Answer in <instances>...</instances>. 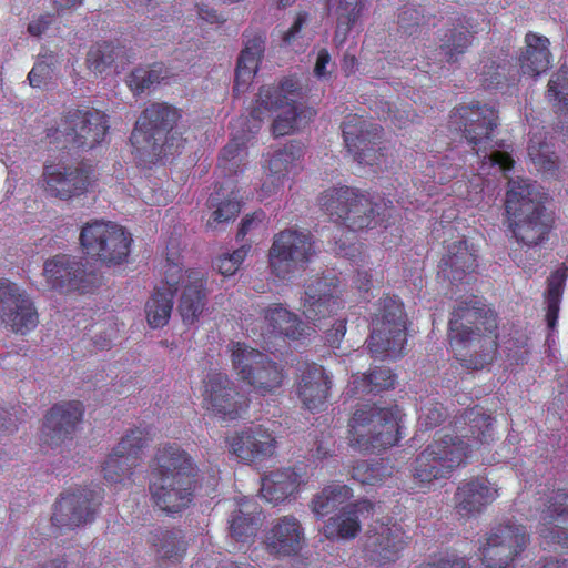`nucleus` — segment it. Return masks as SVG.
Returning <instances> with one entry per match:
<instances>
[{"instance_id":"obj_1","label":"nucleus","mask_w":568,"mask_h":568,"mask_svg":"<svg viewBox=\"0 0 568 568\" xmlns=\"http://www.w3.org/2000/svg\"><path fill=\"white\" fill-rule=\"evenodd\" d=\"M456 434H436L412 464L415 488L426 494L465 467L474 446L494 442V418L478 405L455 417Z\"/></svg>"},{"instance_id":"obj_2","label":"nucleus","mask_w":568,"mask_h":568,"mask_svg":"<svg viewBox=\"0 0 568 568\" xmlns=\"http://www.w3.org/2000/svg\"><path fill=\"white\" fill-rule=\"evenodd\" d=\"M448 344L466 371H481L498 357V314L476 296L460 301L450 312Z\"/></svg>"},{"instance_id":"obj_3","label":"nucleus","mask_w":568,"mask_h":568,"mask_svg":"<svg viewBox=\"0 0 568 568\" xmlns=\"http://www.w3.org/2000/svg\"><path fill=\"white\" fill-rule=\"evenodd\" d=\"M303 90L296 77H284L278 85L260 88L256 104L250 112V118L257 123L255 131L248 130L241 135L235 134L223 148L220 156V165L226 168L227 164L234 165L242 159V153L252 135L260 128V122L267 112L280 111L273 122V133L275 136H285L295 132L300 122L310 121L316 115V111L310 106L301 105Z\"/></svg>"},{"instance_id":"obj_4","label":"nucleus","mask_w":568,"mask_h":568,"mask_svg":"<svg viewBox=\"0 0 568 568\" xmlns=\"http://www.w3.org/2000/svg\"><path fill=\"white\" fill-rule=\"evenodd\" d=\"M150 494L154 505L168 514L190 507L199 487V468L175 442L159 446L151 462Z\"/></svg>"},{"instance_id":"obj_5","label":"nucleus","mask_w":568,"mask_h":568,"mask_svg":"<svg viewBox=\"0 0 568 568\" xmlns=\"http://www.w3.org/2000/svg\"><path fill=\"white\" fill-rule=\"evenodd\" d=\"M181 121V109L169 102H152L141 111L132 130V154L140 165H151L180 154L184 139L173 129Z\"/></svg>"},{"instance_id":"obj_6","label":"nucleus","mask_w":568,"mask_h":568,"mask_svg":"<svg viewBox=\"0 0 568 568\" xmlns=\"http://www.w3.org/2000/svg\"><path fill=\"white\" fill-rule=\"evenodd\" d=\"M504 211L509 230L520 245L532 248L549 241L554 221L547 214L546 205L537 199L534 186L527 181H509Z\"/></svg>"},{"instance_id":"obj_7","label":"nucleus","mask_w":568,"mask_h":568,"mask_svg":"<svg viewBox=\"0 0 568 568\" xmlns=\"http://www.w3.org/2000/svg\"><path fill=\"white\" fill-rule=\"evenodd\" d=\"M351 445L363 453L383 452L398 445V407H381L375 404L359 405L348 423Z\"/></svg>"},{"instance_id":"obj_8","label":"nucleus","mask_w":568,"mask_h":568,"mask_svg":"<svg viewBox=\"0 0 568 568\" xmlns=\"http://www.w3.org/2000/svg\"><path fill=\"white\" fill-rule=\"evenodd\" d=\"M110 131V118L93 106L64 110L54 126L47 128L50 143H62L63 148L89 151L100 145Z\"/></svg>"},{"instance_id":"obj_9","label":"nucleus","mask_w":568,"mask_h":568,"mask_svg":"<svg viewBox=\"0 0 568 568\" xmlns=\"http://www.w3.org/2000/svg\"><path fill=\"white\" fill-rule=\"evenodd\" d=\"M407 316L398 296L385 295L377 303L372 318L367 348L372 357L397 359L405 355Z\"/></svg>"},{"instance_id":"obj_10","label":"nucleus","mask_w":568,"mask_h":568,"mask_svg":"<svg viewBox=\"0 0 568 568\" xmlns=\"http://www.w3.org/2000/svg\"><path fill=\"white\" fill-rule=\"evenodd\" d=\"M317 201L334 223L347 227L352 233L373 229L381 215L378 205L365 192L346 185L326 189Z\"/></svg>"},{"instance_id":"obj_11","label":"nucleus","mask_w":568,"mask_h":568,"mask_svg":"<svg viewBox=\"0 0 568 568\" xmlns=\"http://www.w3.org/2000/svg\"><path fill=\"white\" fill-rule=\"evenodd\" d=\"M82 251L104 264L119 265L130 255L132 236L115 222H85L80 232Z\"/></svg>"},{"instance_id":"obj_12","label":"nucleus","mask_w":568,"mask_h":568,"mask_svg":"<svg viewBox=\"0 0 568 568\" xmlns=\"http://www.w3.org/2000/svg\"><path fill=\"white\" fill-rule=\"evenodd\" d=\"M231 361L239 376L262 396L273 394L284 381L281 365L242 342L231 343Z\"/></svg>"},{"instance_id":"obj_13","label":"nucleus","mask_w":568,"mask_h":568,"mask_svg":"<svg viewBox=\"0 0 568 568\" xmlns=\"http://www.w3.org/2000/svg\"><path fill=\"white\" fill-rule=\"evenodd\" d=\"M314 254V240L310 231L285 229L274 235L268 250V266L274 275L284 280L304 270Z\"/></svg>"},{"instance_id":"obj_14","label":"nucleus","mask_w":568,"mask_h":568,"mask_svg":"<svg viewBox=\"0 0 568 568\" xmlns=\"http://www.w3.org/2000/svg\"><path fill=\"white\" fill-rule=\"evenodd\" d=\"M347 152L362 165H379L386 156L384 128L364 115L348 114L341 123Z\"/></svg>"},{"instance_id":"obj_15","label":"nucleus","mask_w":568,"mask_h":568,"mask_svg":"<svg viewBox=\"0 0 568 568\" xmlns=\"http://www.w3.org/2000/svg\"><path fill=\"white\" fill-rule=\"evenodd\" d=\"M498 120L497 109L477 101L453 108L448 115V128L460 132L478 154L493 141Z\"/></svg>"},{"instance_id":"obj_16","label":"nucleus","mask_w":568,"mask_h":568,"mask_svg":"<svg viewBox=\"0 0 568 568\" xmlns=\"http://www.w3.org/2000/svg\"><path fill=\"white\" fill-rule=\"evenodd\" d=\"M201 397L203 409L224 422L241 418L250 404L229 375L217 371H211L204 377Z\"/></svg>"},{"instance_id":"obj_17","label":"nucleus","mask_w":568,"mask_h":568,"mask_svg":"<svg viewBox=\"0 0 568 568\" xmlns=\"http://www.w3.org/2000/svg\"><path fill=\"white\" fill-rule=\"evenodd\" d=\"M529 541L525 526L511 521L498 524L479 546L484 568H508L525 551Z\"/></svg>"},{"instance_id":"obj_18","label":"nucleus","mask_w":568,"mask_h":568,"mask_svg":"<svg viewBox=\"0 0 568 568\" xmlns=\"http://www.w3.org/2000/svg\"><path fill=\"white\" fill-rule=\"evenodd\" d=\"M43 275L58 292L89 293L98 288L99 276L87 272L85 264L74 255L58 254L44 262Z\"/></svg>"},{"instance_id":"obj_19","label":"nucleus","mask_w":568,"mask_h":568,"mask_svg":"<svg viewBox=\"0 0 568 568\" xmlns=\"http://www.w3.org/2000/svg\"><path fill=\"white\" fill-rule=\"evenodd\" d=\"M102 501V489L78 488L61 493L54 505L51 523L59 529H75L95 518Z\"/></svg>"},{"instance_id":"obj_20","label":"nucleus","mask_w":568,"mask_h":568,"mask_svg":"<svg viewBox=\"0 0 568 568\" xmlns=\"http://www.w3.org/2000/svg\"><path fill=\"white\" fill-rule=\"evenodd\" d=\"M153 426L131 428L104 460L103 477L109 481L120 483L123 477L131 475L141 462L142 449L153 440Z\"/></svg>"},{"instance_id":"obj_21","label":"nucleus","mask_w":568,"mask_h":568,"mask_svg":"<svg viewBox=\"0 0 568 568\" xmlns=\"http://www.w3.org/2000/svg\"><path fill=\"white\" fill-rule=\"evenodd\" d=\"M0 322L16 334L26 335L39 325V313L26 290L0 278Z\"/></svg>"},{"instance_id":"obj_22","label":"nucleus","mask_w":568,"mask_h":568,"mask_svg":"<svg viewBox=\"0 0 568 568\" xmlns=\"http://www.w3.org/2000/svg\"><path fill=\"white\" fill-rule=\"evenodd\" d=\"M409 537L396 523L381 524L367 535L364 556L367 562L377 567H388L403 557Z\"/></svg>"},{"instance_id":"obj_23","label":"nucleus","mask_w":568,"mask_h":568,"mask_svg":"<svg viewBox=\"0 0 568 568\" xmlns=\"http://www.w3.org/2000/svg\"><path fill=\"white\" fill-rule=\"evenodd\" d=\"M537 534L549 545L568 548V489L559 488L541 499Z\"/></svg>"},{"instance_id":"obj_24","label":"nucleus","mask_w":568,"mask_h":568,"mask_svg":"<svg viewBox=\"0 0 568 568\" xmlns=\"http://www.w3.org/2000/svg\"><path fill=\"white\" fill-rule=\"evenodd\" d=\"M43 179L47 192L64 201L87 193L95 182L93 168L83 163L77 166L45 165Z\"/></svg>"},{"instance_id":"obj_25","label":"nucleus","mask_w":568,"mask_h":568,"mask_svg":"<svg viewBox=\"0 0 568 568\" xmlns=\"http://www.w3.org/2000/svg\"><path fill=\"white\" fill-rule=\"evenodd\" d=\"M338 278L335 275H315L306 281L302 313L314 324L332 316L339 307L336 295Z\"/></svg>"},{"instance_id":"obj_26","label":"nucleus","mask_w":568,"mask_h":568,"mask_svg":"<svg viewBox=\"0 0 568 568\" xmlns=\"http://www.w3.org/2000/svg\"><path fill=\"white\" fill-rule=\"evenodd\" d=\"M84 413L80 400H69L55 404L49 408L41 428V442L50 447H57L72 439Z\"/></svg>"},{"instance_id":"obj_27","label":"nucleus","mask_w":568,"mask_h":568,"mask_svg":"<svg viewBox=\"0 0 568 568\" xmlns=\"http://www.w3.org/2000/svg\"><path fill=\"white\" fill-rule=\"evenodd\" d=\"M262 545L275 558L295 557L305 545L304 528L294 515L281 516L264 530Z\"/></svg>"},{"instance_id":"obj_28","label":"nucleus","mask_w":568,"mask_h":568,"mask_svg":"<svg viewBox=\"0 0 568 568\" xmlns=\"http://www.w3.org/2000/svg\"><path fill=\"white\" fill-rule=\"evenodd\" d=\"M183 277V265L168 257L163 278L165 286L156 287L145 306L148 324L151 327L159 328L168 325L173 307V297Z\"/></svg>"},{"instance_id":"obj_29","label":"nucleus","mask_w":568,"mask_h":568,"mask_svg":"<svg viewBox=\"0 0 568 568\" xmlns=\"http://www.w3.org/2000/svg\"><path fill=\"white\" fill-rule=\"evenodd\" d=\"M499 497V487L487 477H470L459 483L454 495L455 510L463 518L483 514Z\"/></svg>"},{"instance_id":"obj_30","label":"nucleus","mask_w":568,"mask_h":568,"mask_svg":"<svg viewBox=\"0 0 568 568\" xmlns=\"http://www.w3.org/2000/svg\"><path fill=\"white\" fill-rule=\"evenodd\" d=\"M232 455L240 460L253 463L272 457L276 449L273 433L264 426H248L226 437Z\"/></svg>"},{"instance_id":"obj_31","label":"nucleus","mask_w":568,"mask_h":568,"mask_svg":"<svg viewBox=\"0 0 568 568\" xmlns=\"http://www.w3.org/2000/svg\"><path fill=\"white\" fill-rule=\"evenodd\" d=\"M296 394L304 408L322 410L328 400L332 379L322 365L306 363L300 368Z\"/></svg>"},{"instance_id":"obj_32","label":"nucleus","mask_w":568,"mask_h":568,"mask_svg":"<svg viewBox=\"0 0 568 568\" xmlns=\"http://www.w3.org/2000/svg\"><path fill=\"white\" fill-rule=\"evenodd\" d=\"M308 480L305 464L276 469L262 477L261 496L266 501L277 505L297 494L300 487Z\"/></svg>"},{"instance_id":"obj_33","label":"nucleus","mask_w":568,"mask_h":568,"mask_svg":"<svg viewBox=\"0 0 568 568\" xmlns=\"http://www.w3.org/2000/svg\"><path fill=\"white\" fill-rule=\"evenodd\" d=\"M303 156V145L297 141L286 143L268 158L266 176L261 186V196L268 197L280 192L286 175L293 172L296 162Z\"/></svg>"},{"instance_id":"obj_34","label":"nucleus","mask_w":568,"mask_h":568,"mask_svg":"<svg viewBox=\"0 0 568 568\" xmlns=\"http://www.w3.org/2000/svg\"><path fill=\"white\" fill-rule=\"evenodd\" d=\"M244 38V48L237 60L235 84H233V92L237 94L244 92L252 78L255 77L265 49L266 37L264 32L246 31Z\"/></svg>"},{"instance_id":"obj_35","label":"nucleus","mask_w":568,"mask_h":568,"mask_svg":"<svg viewBox=\"0 0 568 568\" xmlns=\"http://www.w3.org/2000/svg\"><path fill=\"white\" fill-rule=\"evenodd\" d=\"M477 255L466 239L457 240L447 246L439 268L449 282H462L466 274H473L477 267Z\"/></svg>"},{"instance_id":"obj_36","label":"nucleus","mask_w":568,"mask_h":568,"mask_svg":"<svg viewBox=\"0 0 568 568\" xmlns=\"http://www.w3.org/2000/svg\"><path fill=\"white\" fill-rule=\"evenodd\" d=\"M264 323L270 333L291 341H300L310 335L311 327L287 307L280 303L263 310Z\"/></svg>"},{"instance_id":"obj_37","label":"nucleus","mask_w":568,"mask_h":568,"mask_svg":"<svg viewBox=\"0 0 568 568\" xmlns=\"http://www.w3.org/2000/svg\"><path fill=\"white\" fill-rule=\"evenodd\" d=\"M373 509L374 505L368 499H359L345 506L338 514L329 518L326 528H324L326 536L328 538L354 539L361 530L359 515H369Z\"/></svg>"},{"instance_id":"obj_38","label":"nucleus","mask_w":568,"mask_h":568,"mask_svg":"<svg viewBox=\"0 0 568 568\" xmlns=\"http://www.w3.org/2000/svg\"><path fill=\"white\" fill-rule=\"evenodd\" d=\"M187 283L180 295L178 311L185 324H193L206 305V278L203 273L190 270L186 272Z\"/></svg>"},{"instance_id":"obj_39","label":"nucleus","mask_w":568,"mask_h":568,"mask_svg":"<svg viewBox=\"0 0 568 568\" xmlns=\"http://www.w3.org/2000/svg\"><path fill=\"white\" fill-rule=\"evenodd\" d=\"M476 34L477 30L469 23V19L465 16L456 18L453 27L440 36L439 51L445 62H457L459 57L473 45Z\"/></svg>"},{"instance_id":"obj_40","label":"nucleus","mask_w":568,"mask_h":568,"mask_svg":"<svg viewBox=\"0 0 568 568\" xmlns=\"http://www.w3.org/2000/svg\"><path fill=\"white\" fill-rule=\"evenodd\" d=\"M526 51L519 55L521 73L537 77L549 70L551 64L550 41L546 36L528 32L524 37Z\"/></svg>"},{"instance_id":"obj_41","label":"nucleus","mask_w":568,"mask_h":568,"mask_svg":"<svg viewBox=\"0 0 568 568\" xmlns=\"http://www.w3.org/2000/svg\"><path fill=\"white\" fill-rule=\"evenodd\" d=\"M479 82L486 90L498 89L515 82L516 73L510 61L500 55H483L479 67Z\"/></svg>"},{"instance_id":"obj_42","label":"nucleus","mask_w":568,"mask_h":568,"mask_svg":"<svg viewBox=\"0 0 568 568\" xmlns=\"http://www.w3.org/2000/svg\"><path fill=\"white\" fill-rule=\"evenodd\" d=\"M149 541L162 559L179 561L186 552V542L181 529L155 528Z\"/></svg>"},{"instance_id":"obj_43","label":"nucleus","mask_w":568,"mask_h":568,"mask_svg":"<svg viewBox=\"0 0 568 568\" xmlns=\"http://www.w3.org/2000/svg\"><path fill=\"white\" fill-rule=\"evenodd\" d=\"M528 156L538 172L554 175L558 170L554 145L548 142L546 133H534L529 139Z\"/></svg>"},{"instance_id":"obj_44","label":"nucleus","mask_w":568,"mask_h":568,"mask_svg":"<svg viewBox=\"0 0 568 568\" xmlns=\"http://www.w3.org/2000/svg\"><path fill=\"white\" fill-rule=\"evenodd\" d=\"M365 10V0H338L336 14V29L334 33V42L342 45L346 41L351 30L363 16Z\"/></svg>"},{"instance_id":"obj_45","label":"nucleus","mask_w":568,"mask_h":568,"mask_svg":"<svg viewBox=\"0 0 568 568\" xmlns=\"http://www.w3.org/2000/svg\"><path fill=\"white\" fill-rule=\"evenodd\" d=\"M567 277L568 267L566 264H562L548 277L545 300L547 304L546 322L550 329H554L557 325L559 304L562 301Z\"/></svg>"},{"instance_id":"obj_46","label":"nucleus","mask_w":568,"mask_h":568,"mask_svg":"<svg viewBox=\"0 0 568 568\" xmlns=\"http://www.w3.org/2000/svg\"><path fill=\"white\" fill-rule=\"evenodd\" d=\"M261 523V509L254 505L251 510L240 508L232 511L230 518V535L237 542H247L256 536Z\"/></svg>"},{"instance_id":"obj_47","label":"nucleus","mask_w":568,"mask_h":568,"mask_svg":"<svg viewBox=\"0 0 568 568\" xmlns=\"http://www.w3.org/2000/svg\"><path fill=\"white\" fill-rule=\"evenodd\" d=\"M170 69L163 62L148 67H138L128 77V85L134 95H140L148 89L170 78Z\"/></svg>"},{"instance_id":"obj_48","label":"nucleus","mask_w":568,"mask_h":568,"mask_svg":"<svg viewBox=\"0 0 568 568\" xmlns=\"http://www.w3.org/2000/svg\"><path fill=\"white\" fill-rule=\"evenodd\" d=\"M222 191L223 187L220 186L219 190L211 193L207 199L209 207L214 209L211 220L207 222L209 226L219 223H227L236 219L241 212V202L237 195L231 191L226 197H222Z\"/></svg>"},{"instance_id":"obj_49","label":"nucleus","mask_w":568,"mask_h":568,"mask_svg":"<svg viewBox=\"0 0 568 568\" xmlns=\"http://www.w3.org/2000/svg\"><path fill=\"white\" fill-rule=\"evenodd\" d=\"M396 382V375L389 368L376 367L367 375L354 381L355 389L363 394H378L392 389Z\"/></svg>"},{"instance_id":"obj_50","label":"nucleus","mask_w":568,"mask_h":568,"mask_svg":"<svg viewBox=\"0 0 568 568\" xmlns=\"http://www.w3.org/2000/svg\"><path fill=\"white\" fill-rule=\"evenodd\" d=\"M118 47L112 41H98L89 48L85 55L87 69L102 73L113 65Z\"/></svg>"},{"instance_id":"obj_51","label":"nucleus","mask_w":568,"mask_h":568,"mask_svg":"<svg viewBox=\"0 0 568 568\" xmlns=\"http://www.w3.org/2000/svg\"><path fill=\"white\" fill-rule=\"evenodd\" d=\"M546 98L555 109L568 114V64L564 63L551 75Z\"/></svg>"},{"instance_id":"obj_52","label":"nucleus","mask_w":568,"mask_h":568,"mask_svg":"<svg viewBox=\"0 0 568 568\" xmlns=\"http://www.w3.org/2000/svg\"><path fill=\"white\" fill-rule=\"evenodd\" d=\"M58 63V57L54 51H47L39 55V60L33 64L28 73V81L31 88H44L48 85Z\"/></svg>"},{"instance_id":"obj_53","label":"nucleus","mask_w":568,"mask_h":568,"mask_svg":"<svg viewBox=\"0 0 568 568\" xmlns=\"http://www.w3.org/2000/svg\"><path fill=\"white\" fill-rule=\"evenodd\" d=\"M352 478L363 485H376L383 481L384 468L377 462L357 460L352 468Z\"/></svg>"},{"instance_id":"obj_54","label":"nucleus","mask_w":568,"mask_h":568,"mask_svg":"<svg viewBox=\"0 0 568 568\" xmlns=\"http://www.w3.org/2000/svg\"><path fill=\"white\" fill-rule=\"evenodd\" d=\"M250 250V244H243L240 248L233 251L232 254L220 255L214 260L213 267L225 276L232 275L239 271Z\"/></svg>"},{"instance_id":"obj_55","label":"nucleus","mask_w":568,"mask_h":568,"mask_svg":"<svg viewBox=\"0 0 568 568\" xmlns=\"http://www.w3.org/2000/svg\"><path fill=\"white\" fill-rule=\"evenodd\" d=\"M447 412L442 403L427 400L420 408L418 422L420 427L432 429L438 427L446 419Z\"/></svg>"},{"instance_id":"obj_56","label":"nucleus","mask_w":568,"mask_h":568,"mask_svg":"<svg viewBox=\"0 0 568 568\" xmlns=\"http://www.w3.org/2000/svg\"><path fill=\"white\" fill-rule=\"evenodd\" d=\"M423 19L424 17L416 8L405 7L397 17V23L405 34L413 37L418 31Z\"/></svg>"},{"instance_id":"obj_57","label":"nucleus","mask_w":568,"mask_h":568,"mask_svg":"<svg viewBox=\"0 0 568 568\" xmlns=\"http://www.w3.org/2000/svg\"><path fill=\"white\" fill-rule=\"evenodd\" d=\"M528 341L527 336L521 335L519 338L506 343V358L517 365L525 364L529 357Z\"/></svg>"},{"instance_id":"obj_58","label":"nucleus","mask_w":568,"mask_h":568,"mask_svg":"<svg viewBox=\"0 0 568 568\" xmlns=\"http://www.w3.org/2000/svg\"><path fill=\"white\" fill-rule=\"evenodd\" d=\"M415 568H471L469 564L458 556H440L423 561Z\"/></svg>"},{"instance_id":"obj_59","label":"nucleus","mask_w":568,"mask_h":568,"mask_svg":"<svg viewBox=\"0 0 568 568\" xmlns=\"http://www.w3.org/2000/svg\"><path fill=\"white\" fill-rule=\"evenodd\" d=\"M323 494L331 497L336 507L346 503L353 496V490L345 484H333L322 489Z\"/></svg>"},{"instance_id":"obj_60","label":"nucleus","mask_w":568,"mask_h":568,"mask_svg":"<svg viewBox=\"0 0 568 568\" xmlns=\"http://www.w3.org/2000/svg\"><path fill=\"white\" fill-rule=\"evenodd\" d=\"M491 166H497L504 175H507L514 170V158L504 151H495L489 155Z\"/></svg>"},{"instance_id":"obj_61","label":"nucleus","mask_w":568,"mask_h":568,"mask_svg":"<svg viewBox=\"0 0 568 568\" xmlns=\"http://www.w3.org/2000/svg\"><path fill=\"white\" fill-rule=\"evenodd\" d=\"M347 332V321L337 320L333 326L326 332V343L332 348H337L341 341L345 337Z\"/></svg>"},{"instance_id":"obj_62","label":"nucleus","mask_w":568,"mask_h":568,"mask_svg":"<svg viewBox=\"0 0 568 568\" xmlns=\"http://www.w3.org/2000/svg\"><path fill=\"white\" fill-rule=\"evenodd\" d=\"M337 507L332 501L328 495H323L322 493L315 495L312 500V511L317 517H323L335 510Z\"/></svg>"},{"instance_id":"obj_63","label":"nucleus","mask_w":568,"mask_h":568,"mask_svg":"<svg viewBox=\"0 0 568 568\" xmlns=\"http://www.w3.org/2000/svg\"><path fill=\"white\" fill-rule=\"evenodd\" d=\"M264 219L265 213L262 210L256 211L251 215H246L241 222L237 233V240L243 241L248 231L253 229L255 225L263 223Z\"/></svg>"},{"instance_id":"obj_64","label":"nucleus","mask_w":568,"mask_h":568,"mask_svg":"<svg viewBox=\"0 0 568 568\" xmlns=\"http://www.w3.org/2000/svg\"><path fill=\"white\" fill-rule=\"evenodd\" d=\"M415 118H416V113L410 108L408 110L397 109L395 111L390 110V108H389L387 116H385V120L386 121L388 120L390 123H393L397 128H403V126H405L406 121H414Z\"/></svg>"}]
</instances>
